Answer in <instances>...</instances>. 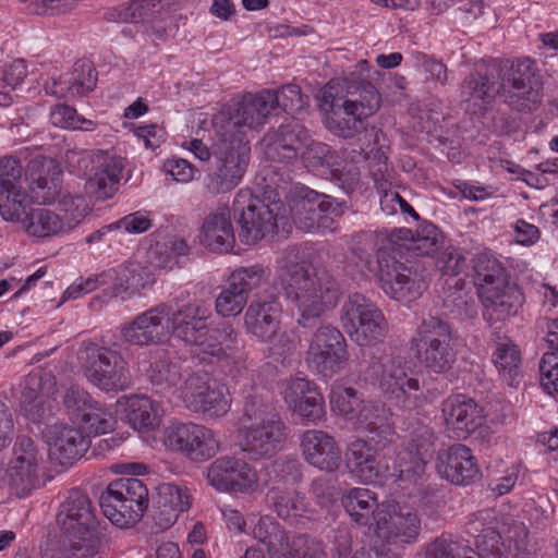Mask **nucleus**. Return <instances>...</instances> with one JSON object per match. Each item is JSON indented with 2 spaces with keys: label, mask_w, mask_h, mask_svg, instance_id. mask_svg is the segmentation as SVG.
<instances>
[{
  "label": "nucleus",
  "mask_w": 558,
  "mask_h": 558,
  "mask_svg": "<svg viewBox=\"0 0 558 558\" xmlns=\"http://www.w3.org/2000/svg\"><path fill=\"white\" fill-rule=\"evenodd\" d=\"M542 90L543 82L536 61L529 57L506 61L499 66L478 63L461 84L464 101L489 104L499 96L512 110L526 113L541 106Z\"/></svg>",
  "instance_id": "nucleus-1"
},
{
  "label": "nucleus",
  "mask_w": 558,
  "mask_h": 558,
  "mask_svg": "<svg viewBox=\"0 0 558 558\" xmlns=\"http://www.w3.org/2000/svg\"><path fill=\"white\" fill-rule=\"evenodd\" d=\"M381 96L375 86L354 76L330 81L322 90L320 109L325 125L333 135L353 138L365 130L364 121L376 113Z\"/></svg>",
  "instance_id": "nucleus-2"
},
{
  "label": "nucleus",
  "mask_w": 558,
  "mask_h": 558,
  "mask_svg": "<svg viewBox=\"0 0 558 558\" xmlns=\"http://www.w3.org/2000/svg\"><path fill=\"white\" fill-rule=\"evenodd\" d=\"M278 279L288 301L296 307L298 324L303 328L315 327L341 295L339 283L329 272L317 271L306 263L282 259Z\"/></svg>",
  "instance_id": "nucleus-3"
},
{
  "label": "nucleus",
  "mask_w": 558,
  "mask_h": 558,
  "mask_svg": "<svg viewBox=\"0 0 558 558\" xmlns=\"http://www.w3.org/2000/svg\"><path fill=\"white\" fill-rule=\"evenodd\" d=\"M211 317L208 305L191 301L174 311L169 310L168 324L173 337L185 345L197 348L204 361L207 357L222 360L238 353L243 348L239 332L226 322L210 328Z\"/></svg>",
  "instance_id": "nucleus-4"
},
{
  "label": "nucleus",
  "mask_w": 558,
  "mask_h": 558,
  "mask_svg": "<svg viewBox=\"0 0 558 558\" xmlns=\"http://www.w3.org/2000/svg\"><path fill=\"white\" fill-rule=\"evenodd\" d=\"M351 252L379 280L381 289L397 301H413L426 289L422 272L413 265L399 262L387 250H376V236L372 231L354 234L350 244Z\"/></svg>",
  "instance_id": "nucleus-5"
},
{
  "label": "nucleus",
  "mask_w": 558,
  "mask_h": 558,
  "mask_svg": "<svg viewBox=\"0 0 558 558\" xmlns=\"http://www.w3.org/2000/svg\"><path fill=\"white\" fill-rule=\"evenodd\" d=\"M362 374L365 381L377 386L388 401L403 411H413L425 400L420 379L400 357L373 354Z\"/></svg>",
  "instance_id": "nucleus-6"
},
{
  "label": "nucleus",
  "mask_w": 558,
  "mask_h": 558,
  "mask_svg": "<svg viewBox=\"0 0 558 558\" xmlns=\"http://www.w3.org/2000/svg\"><path fill=\"white\" fill-rule=\"evenodd\" d=\"M233 210L239 214L240 240L247 245L290 227L289 209L279 198H271L270 195L259 197L247 191H240L233 201Z\"/></svg>",
  "instance_id": "nucleus-7"
},
{
  "label": "nucleus",
  "mask_w": 558,
  "mask_h": 558,
  "mask_svg": "<svg viewBox=\"0 0 558 558\" xmlns=\"http://www.w3.org/2000/svg\"><path fill=\"white\" fill-rule=\"evenodd\" d=\"M452 324L446 318L428 314L423 316L411 340V348L420 363L429 372L445 374L457 361Z\"/></svg>",
  "instance_id": "nucleus-8"
},
{
  "label": "nucleus",
  "mask_w": 558,
  "mask_h": 558,
  "mask_svg": "<svg viewBox=\"0 0 558 558\" xmlns=\"http://www.w3.org/2000/svg\"><path fill=\"white\" fill-rule=\"evenodd\" d=\"M251 158L248 141L215 135L213 159L204 179V187L211 195L225 194L242 181Z\"/></svg>",
  "instance_id": "nucleus-9"
},
{
  "label": "nucleus",
  "mask_w": 558,
  "mask_h": 558,
  "mask_svg": "<svg viewBox=\"0 0 558 558\" xmlns=\"http://www.w3.org/2000/svg\"><path fill=\"white\" fill-rule=\"evenodd\" d=\"M84 341L78 360L86 378L104 391H122L130 387L128 363L114 348Z\"/></svg>",
  "instance_id": "nucleus-10"
},
{
  "label": "nucleus",
  "mask_w": 558,
  "mask_h": 558,
  "mask_svg": "<svg viewBox=\"0 0 558 558\" xmlns=\"http://www.w3.org/2000/svg\"><path fill=\"white\" fill-rule=\"evenodd\" d=\"M340 324L359 347L381 343L389 332V325L383 311L371 299L357 292L349 294L343 302Z\"/></svg>",
  "instance_id": "nucleus-11"
},
{
  "label": "nucleus",
  "mask_w": 558,
  "mask_h": 558,
  "mask_svg": "<svg viewBox=\"0 0 558 558\" xmlns=\"http://www.w3.org/2000/svg\"><path fill=\"white\" fill-rule=\"evenodd\" d=\"M65 162L76 172L89 173L85 191L96 199L111 197L123 170L122 160L108 151L66 150Z\"/></svg>",
  "instance_id": "nucleus-12"
},
{
  "label": "nucleus",
  "mask_w": 558,
  "mask_h": 558,
  "mask_svg": "<svg viewBox=\"0 0 558 558\" xmlns=\"http://www.w3.org/2000/svg\"><path fill=\"white\" fill-rule=\"evenodd\" d=\"M272 96L268 90H262L255 96L245 97L242 101L223 107L214 114L211 123L215 135L238 137L243 141V128L263 125L267 118L274 114L270 102Z\"/></svg>",
  "instance_id": "nucleus-13"
},
{
  "label": "nucleus",
  "mask_w": 558,
  "mask_h": 558,
  "mask_svg": "<svg viewBox=\"0 0 558 558\" xmlns=\"http://www.w3.org/2000/svg\"><path fill=\"white\" fill-rule=\"evenodd\" d=\"M57 523L71 539L87 541L89 548L100 545V522L92 500L84 492L73 488L68 493L59 507Z\"/></svg>",
  "instance_id": "nucleus-14"
},
{
  "label": "nucleus",
  "mask_w": 558,
  "mask_h": 558,
  "mask_svg": "<svg viewBox=\"0 0 558 558\" xmlns=\"http://www.w3.org/2000/svg\"><path fill=\"white\" fill-rule=\"evenodd\" d=\"M307 361L325 378L342 372L349 361L342 332L331 325L319 326L310 341Z\"/></svg>",
  "instance_id": "nucleus-15"
},
{
  "label": "nucleus",
  "mask_w": 558,
  "mask_h": 558,
  "mask_svg": "<svg viewBox=\"0 0 558 558\" xmlns=\"http://www.w3.org/2000/svg\"><path fill=\"white\" fill-rule=\"evenodd\" d=\"M41 461L43 453L36 442L27 435H19L3 478L17 497L27 496L37 487Z\"/></svg>",
  "instance_id": "nucleus-16"
},
{
  "label": "nucleus",
  "mask_w": 558,
  "mask_h": 558,
  "mask_svg": "<svg viewBox=\"0 0 558 558\" xmlns=\"http://www.w3.org/2000/svg\"><path fill=\"white\" fill-rule=\"evenodd\" d=\"M181 399L191 411L210 417L225 415L231 402L228 389L216 381L210 383L207 373L190 375L181 387Z\"/></svg>",
  "instance_id": "nucleus-17"
},
{
  "label": "nucleus",
  "mask_w": 558,
  "mask_h": 558,
  "mask_svg": "<svg viewBox=\"0 0 558 558\" xmlns=\"http://www.w3.org/2000/svg\"><path fill=\"white\" fill-rule=\"evenodd\" d=\"M378 537L392 544H412L421 532V520L415 510L393 500L381 502L375 525Z\"/></svg>",
  "instance_id": "nucleus-18"
},
{
  "label": "nucleus",
  "mask_w": 558,
  "mask_h": 558,
  "mask_svg": "<svg viewBox=\"0 0 558 558\" xmlns=\"http://www.w3.org/2000/svg\"><path fill=\"white\" fill-rule=\"evenodd\" d=\"M63 403L72 420L77 422L88 436L106 434L114 427L116 420L112 413L80 387L69 388Z\"/></svg>",
  "instance_id": "nucleus-19"
},
{
  "label": "nucleus",
  "mask_w": 558,
  "mask_h": 558,
  "mask_svg": "<svg viewBox=\"0 0 558 558\" xmlns=\"http://www.w3.org/2000/svg\"><path fill=\"white\" fill-rule=\"evenodd\" d=\"M345 202L308 190L300 197L290 211L293 220L301 229H333V217H340L344 211Z\"/></svg>",
  "instance_id": "nucleus-20"
},
{
  "label": "nucleus",
  "mask_w": 558,
  "mask_h": 558,
  "mask_svg": "<svg viewBox=\"0 0 558 558\" xmlns=\"http://www.w3.org/2000/svg\"><path fill=\"white\" fill-rule=\"evenodd\" d=\"M166 446L191 461H206L219 450V441L211 429L193 423L172 426L166 437Z\"/></svg>",
  "instance_id": "nucleus-21"
},
{
  "label": "nucleus",
  "mask_w": 558,
  "mask_h": 558,
  "mask_svg": "<svg viewBox=\"0 0 558 558\" xmlns=\"http://www.w3.org/2000/svg\"><path fill=\"white\" fill-rule=\"evenodd\" d=\"M308 130L296 119H290L266 133L262 141L267 160L290 165L298 160L308 141Z\"/></svg>",
  "instance_id": "nucleus-22"
},
{
  "label": "nucleus",
  "mask_w": 558,
  "mask_h": 558,
  "mask_svg": "<svg viewBox=\"0 0 558 558\" xmlns=\"http://www.w3.org/2000/svg\"><path fill=\"white\" fill-rule=\"evenodd\" d=\"M23 172L16 157L0 158V214L4 220L19 221L25 214L28 195L22 190Z\"/></svg>",
  "instance_id": "nucleus-23"
},
{
  "label": "nucleus",
  "mask_w": 558,
  "mask_h": 558,
  "mask_svg": "<svg viewBox=\"0 0 558 558\" xmlns=\"http://www.w3.org/2000/svg\"><path fill=\"white\" fill-rule=\"evenodd\" d=\"M287 439V426L279 418L265 423L248 424L243 428L242 450L251 459L271 458L282 449Z\"/></svg>",
  "instance_id": "nucleus-24"
},
{
  "label": "nucleus",
  "mask_w": 558,
  "mask_h": 558,
  "mask_svg": "<svg viewBox=\"0 0 558 558\" xmlns=\"http://www.w3.org/2000/svg\"><path fill=\"white\" fill-rule=\"evenodd\" d=\"M29 198L37 204L53 203L61 191L62 169L50 157L36 156L27 165L25 172Z\"/></svg>",
  "instance_id": "nucleus-25"
},
{
  "label": "nucleus",
  "mask_w": 558,
  "mask_h": 558,
  "mask_svg": "<svg viewBox=\"0 0 558 558\" xmlns=\"http://www.w3.org/2000/svg\"><path fill=\"white\" fill-rule=\"evenodd\" d=\"M207 480L219 492L245 493L255 487L257 476L245 461L226 456L210 463Z\"/></svg>",
  "instance_id": "nucleus-26"
},
{
  "label": "nucleus",
  "mask_w": 558,
  "mask_h": 558,
  "mask_svg": "<svg viewBox=\"0 0 558 558\" xmlns=\"http://www.w3.org/2000/svg\"><path fill=\"white\" fill-rule=\"evenodd\" d=\"M50 457L62 466L80 460L90 446L88 435L81 428L64 424L49 425L43 432Z\"/></svg>",
  "instance_id": "nucleus-27"
},
{
  "label": "nucleus",
  "mask_w": 558,
  "mask_h": 558,
  "mask_svg": "<svg viewBox=\"0 0 558 558\" xmlns=\"http://www.w3.org/2000/svg\"><path fill=\"white\" fill-rule=\"evenodd\" d=\"M169 305L157 304L138 314L134 319L121 328V335L131 345H151L160 342L167 335L165 319L168 320Z\"/></svg>",
  "instance_id": "nucleus-28"
},
{
  "label": "nucleus",
  "mask_w": 558,
  "mask_h": 558,
  "mask_svg": "<svg viewBox=\"0 0 558 558\" xmlns=\"http://www.w3.org/2000/svg\"><path fill=\"white\" fill-rule=\"evenodd\" d=\"M446 425L456 432L457 438L465 439L485 422L484 409L465 395H451L441 403Z\"/></svg>",
  "instance_id": "nucleus-29"
},
{
  "label": "nucleus",
  "mask_w": 558,
  "mask_h": 558,
  "mask_svg": "<svg viewBox=\"0 0 558 558\" xmlns=\"http://www.w3.org/2000/svg\"><path fill=\"white\" fill-rule=\"evenodd\" d=\"M438 474L454 485H470L481 476L475 457L469 447L456 444L437 453Z\"/></svg>",
  "instance_id": "nucleus-30"
},
{
  "label": "nucleus",
  "mask_w": 558,
  "mask_h": 558,
  "mask_svg": "<svg viewBox=\"0 0 558 558\" xmlns=\"http://www.w3.org/2000/svg\"><path fill=\"white\" fill-rule=\"evenodd\" d=\"M305 461L319 471L332 473L341 464V450L332 436L324 430L308 429L301 437Z\"/></svg>",
  "instance_id": "nucleus-31"
},
{
  "label": "nucleus",
  "mask_w": 558,
  "mask_h": 558,
  "mask_svg": "<svg viewBox=\"0 0 558 558\" xmlns=\"http://www.w3.org/2000/svg\"><path fill=\"white\" fill-rule=\"evenodd\" d=\"M307 167L325 168L333 179L341 182L355 183L359 180V169L350 165L349 169L342 162L339 154L325 143L317 142L308 135V141L299 156Z\"/></svg>",
  "instance_id": "nucleus-32"
},
{
  "label": "nucleus",
  "mask_w": 558,
  "mask_h": 558,
  "mask_svg": "<svg viewBox=\"0 0 558 558\" xmlns=\"http://www.w3.org/2000/svg\"><path fill=\"white\" fill-rule=\"evenodd\" d=\"M281 313V304L276 298L255 300L245 311V328L258 340L269 341L277 336L280 329Z\"/></svg>",
  "instance_id": "nucleus-33"
},
{
  "label": "nucleus",
  "mask_w": 558,
  "mask_h": 558,
  "mask_svg": "<svg viewBox=\"0 0 558 558\" xmlns=\"http://www.w3.org/2000/svg\"><path fill=\"white\" fill-rule=\"evenodd\" d=\"M201 243L215 253H228L234 247L235 234L228 206H220L204 218Z\"/></svg>",
  "instance_id": "nucleus-34"
},
{
  "label": "nucleus",
  "mask_w": 558,
  "mask_h": 558,
  "mask_svg": "<svg viewBox=\"0 0 558 558\" xmlns=\"http://www.w3.org/2000/svg\"><path fill=\"white\" fill-rule=\"evenodd\" d=\"M483 305V318L487 323L490 332L502 330L505 323L518 313L521 300L518 293L509 288L502 290L485 289L480 295Z\"/></svg>",
  "instance_id": "nucleus-35"
},
{
  "label": "nucleus",
  "mask_w": 558,
  "mask_h": 558,
  "mask_svg": "<svg viewBox=\"0 0 558 558\" xmlns=\"http://www.w3.org/2000/svg\"><path fill=\"white\" fill-rule=\"evenodd\" d=\"M189 508L186 490L172 483H162L157 487V495L153 499V519L161 530L170 527L179 514Z\"/></svg>",
  "instance_id": "nucleus-36"
},
{
  "label": "nucleus",
  "mask_w": 558,
  "mask_h": 558,
  "mask_svg": "<svg viewBox=\"0 0 558 558\" xmlns=\"http://www.w3.org/2000/svg\"><path fill=\"white\" fill-rule=\"evenodd\" d=\"M266 499L277 515L290 523H298L300 519H310L313 515L306 497L294 488L271 486Z\"/></svg>",
  "instance_id": "nucleus-37"
},
{
  "label": "nucleus",
  "mask_w": 558,
  "mask_h": 558,
  "mask_svg": "<svg viewBox=\"0 0 558 558\" xmlns=\"http://www.w3.org/2000/svg\"><path fill=\"white\" fill-rule=\"evenodd\" d=\"M112 283V295L126 294L128 298L138 293L141 290L150 288L155 279L153 275L137 264L121 265L102 272V282Z\"/></svg>",
  "instance_id": "nucleus-38"
},
{
  "label": "nucleus",
  "mask_w": 558,
  "mask_h": 558,
  "mask_svg": "<svg viewBox=\"0 0 558 558\" xmlns=\"http://www.w3.org/2000/svg\"><path fill=\"white\" fill-rule=\"evenodd\" d=\"M488 343L495 350L493 362L509 386H515L520 377L521 354L518 345L506 332H489Z\"/></svg>",
  "instance_id": "nucleus-39"
},
{
  "label": "nucleus",
  "mask_w": 558,
  "mask_h": 558,
  "mask_svg": "<svg viewBox=\"0 0 558 558\" xmlns=\"http://www.w3.org/2000/svg\"><path fill=\"white\" fill-rule=\"evenodd\" d=\"M341 504L351 520L360 526H371L377 523V513L381 504L377 495L367 488L354 487L341 496Z\"/></svg>",
  "instance_id": "nucleus-40"
},
{
  "label": "nucleus",
  "mask_w": 558,
  "mask_h": 558,
  "mask_svg": "<svg viewBox=\"0 0 558 558\" xmlns=\"http://www.w3.org/2000/svg\"><path fill=\"white\" fill-rule=\"evenodd\" d=\"M191 253L192 246L185 239L172 235L153 244L147 257L155 268L172 270L175 267H182Z\"/></svg>",
  "instance_id": "nucleus-41"
},
{
  "label": "nucleus",
  "mask_w": 558,
  "mask_h": 558,
  "mask_svg": "<svg viewBox=\"0 0 558 558\" xmlns=\"http://www.w3.org/2000/svg\"><path fill=\"white\" fill-rule=\"evenodd\" d=\"M355 422L371 434L379 436L376 445H381V448L390 441L395 434L392 413L383 402L366 401L363 403Z\"/></svg>",
  "instance_id": "nucleus-42"
},
{
  "label": "nucleus",
  "mask_w": 558,
  "mask_h": 558,
  "mask_svg": "<svg viewBox=\"0 0 558 558\" xmlns=\"http://www.w3.org/2000/svg\"><path fill=\"white\" fill-rule=\"evenodd\" d=\"M140 498V502L148 500V488L136 477H122L111 482L99 497V506L107 517H114L117 508L110 502Z\"/></svg>",
  "instance_id": "nucleus-43"
},
{
  "label": "nucleus",
  "mask_w": 558,
  "mask_h": 558,
  "mask_svg": "<svg viewBox=\"0 0 558 558\" xmlns=\"http://www.w3.org/2000/svg\"><path fill=\"white\" fill-rule=\"evenodd\" d=\"M124 416L136 430H150L159 425L160 405L146 396L125 398Z\"/></svg>",
  "instance_id": "nucleus-44"
},
{
  "label": "nucleus",
  "mask_w": 558,
  "mask_h": 558,
  "mask_svg": "<svg viewBox=\"0 0 558 558\" xmlns=\"http://www.w3.org/2000/svg\"><path fill=\"white\" fill-rule=\"evenodd\" d=\"M474 280L478 296L485 289L502 290L508 288L506 270L494 256L482 253L474 260Z\"/></svg>",
  "instance_id": "nucleus-45"
},
{
  "label": "nucleus",
  "mask_w": 558,
  "mask_h": 558,
  "mask_svg": "<svg viewBox=\"0 0 558 558\" xmlns=\"http://www.w3.org/2000/svg\"><path fill=\"white\" fill-rule=\"evenodd\" d=\"M433 453L434 446L429 439L418 437L412 439L407 450L399 453L400 477L410 478L411 475H421Z\"/></svg>",
  "instance_id": "nucleus-46"
},
{
  "label": "nucleus",
  "mask_w": 558,
  "mask_h": 558,
  "mask_svg": "<svg viewBox=\"0 0 558 558\" xmlns=\"http://www.w3.org/2000/svg\"><path fill=\"white\" fill-rule=\"evenodd\" d=\"M267 484L292 487L303 480V463L294 456H282L274 460L265 469Z\"/></svg>",
  "instance_id": "nucleus-47"
},
{
  "label": "nucleus",
  "mask_w": 558,
  "mask_h": 558,
  "mask_svg": "<svg viewBox=\"0 0 558 558\" xmlns=\"http://www.w3.org/2000/svg\"><path fill=\"white\" fill-rule=\"evenodd\" d=\"M98 80L97 71L88 59L77 60L66 78L60 80L59 85H65V90L71 96H85L93 92ZM63 92L64 88L61 87Z\"/></svg>",
  "instance_id": "nucleus-48"
},
{
  "label": "nucleus",
  "mask_w": 558,
  "mask_h": 558,
  "mask_svg": "<svg viewBox=\"0 0 558 558\" xmlns=\"http://www.w3.org/2000/svg\"><path fill=\"white\" fill-rule=\"evenodd\" d=\"M86 545L87 541L71 539L63 534L61 539L47 544L41 551V558H94L99 545H94V548Z\"/></svg>",
  "instance_id": "nucleus-49"
},
{
  "label": "nucleus",
  "mask_w": 558,
  "mask_h": 558,
  "mask_svg": "<svg viewBox=\"0 0 558 558\" xmlns=\"http://www.w3.org/2000/svg\"><path fill=\"white\" fill-rule=\"evenodd\" d=\"M24 215L23 222L31 235L47 238L59 233L63 229L60 217L49 209L36 208Z\"/></svg>",
  "instance_id": "nucleus-50"
},
{
  "label": "nucleus",
  "mask_w": 558,
  "mask_h": 558,
  "mask_svg": "<svg viewBox=\"0 0 558 558\" xmlns=\"http://www.w3.org/2000/svg\"><path fill=\"white\" fill-rule=\"evenodd\" d=\"M269 278V270L262 265L235 268L228 277L227 282L248 300L251 292L260 288Z\"/></svg>",
  "instance_id": "nucleus-51"
},
{
  "label": "nucleus",
  "mask_w": 558,
  "mask_h": 558,
  "mask_svg": "<svg viewBox=\"0 0 558 558\" xmlns=\"http://www.w3.org/2000/svg\"><path fill=\"white\" fill-rule=\"evenodd\" d=\"M281 417L274 408L272 403L264 398L257 390L245 396L243 404V414L240 422L243 427L248 424L265 423L267 420H275Z\"/></svg>",
  "instance_id": "nucleus-52"
},
{
  "label": "nucleus",
  "mask_w": 558,
  "mask_h": 558,
  "mask_svg": "<svg viewBox=\"0 0 558 558\" xmlns=\"http://www.w3.org/2000/svg\"><path fill=\"white\" fill-rule=\"evenodd\" d=\"M504 525V533L509 543L508 554L512 558H535V553L529 538V530L524 523L509 519Z\"/></svg>",
  "instance_id": "nucleus-53"
},
{
  "label": "nucleus",
  "mask_w": 558,
  "mask_h": 558,
  "mask_svg": "<svg viewBox=\"0 0 558 558\" xmlns=\"http://www.w3.org/2000/svg\"><path fill=\"white\" fill-rule=\"evenodd\" d=\"M444 240L445 236L437 226L425 221L415 230L412 244L407 248L418 256H428L438 252Z\"/></svg>",
  "instance_id": "nucleus-54"
},
{
  "label": "nucleus",
  "mask_w": 558,
  "mask_h": 558,
  "mask_svg": "<svg viewBox=\"0 0 558 558\" xmlns=\"http://www.w3.org/2000/svg\"><path fill=\"white\" fill-rule=\"evenodd\" d=\"M147 377L161 390L174 387L182 378L181 363L167 357L158 359L150 364Z\"/></svg>",
  "instance_id": "nucleus-55"
},
{
  "label": "nucleus",
  "mask_w": 558,
  "mask_h": 558,
  "mask_svg": "<svg viewBox=\"0 0 558 558\" xmlns=\"http://www.w3.org/2000/svg\"><path fill=\"white\" fill-rule=\"evenodd\" d=\"M267 90L272 98H275L270 102V108L274 114H277L278 110H282L288 113L299 112L306 105V99L302 95L300 86L295 84H286L279 89Z\"/></svg>",
  "instance_id": "nucleus-56"
},
{
  "label": "nucleus",
  "mask_w": 558,
  "mask_h": 558,
  "mask_svg": "<svg viewBox=\"0 0 558 558\" xmlns=\"http://www.w3.org/2000/svg\"><path fill=\"white\" fill-rule=\"evenodd\" d=\"M21 405L25 414L34 422L43 417V397L40 395V378L27 376L21 392Z\"/></svg>",
  "instance_id": "nucleus-57"
},
{
  "label": "nucleus",
  "mask_w": 558,
  "mask_h": 558,
  "mask_svg": "<svg viewBox=\"0 0 558 558\" xmlns=\"http://www.w3.org/2000/svg\"><path fill=\"white\" fill-rule=\"evenodd\" d=\"M363 401L354 388H344L333 391L330 396V403L335 411L343 415L348 421H356Z\"/></svg>",
  "instance_id": "nucleus-58"
},
{
  "label": "nucleus",
  "mask_w": 558,
  "mask_h": 558,
  "mask_svg": "<svg viewBox=\"0 0 558 558\" xmlns=\"http://www.w3.org/2000/svg\"><path fill=\"white\" fill-rule=\"evenodd\" d=\"M138 499L140 498H133L128 500L121 499V501L110 502L112 506H114V508H117L116 514L118 515L110 517L108 519L113 524L120 526L134 524L138 522L143 518L145 511L147 510L149 502L148 499L143 500L140 504Z\"/></svg>",
  "instance_id": "nucleus-59"
},
{
  "label": "nucleus",
  "mask_w": 558,
  "mask_h": 558,
  "mask_svg": "<svg viewBox=\"0 0 558 558\" xmlns=\"http://www.w3.org/2000/svg\"><path fill=\"white\" fill-rule=\"evenodd\" d=\"M247 303L242 293L233 289L230 283L222 288L215 301V310L222 317L238 316Z\"/></svg>",
  "instance_id": "nucleus-60"
},
{
  "label": "nucleus",
  "mask_w": 558,
  "mask_h": 558,
  "mask_svg": "<svg viewBox=\"0 0 558 558\" xmlns=\"http://www.w3.org/2000/svg\"><path fill=\"white\" fill-rule=\"evenodd\" d=\"M475 549L478 558H508L501 535L493 527L484 529L476 537Z\"/></svg>",
  "instance_id": "nucleus-61"
},
{
  "label": "nucleus",
  "mask_w": 558,
  "mask_h": 558,
  "mask_svg": "<svg viewBox=\"0 0 558 558\" xmlns=\"http://www.w3.org/2000/svg\"><path fill=\"white\" fill-rule=\"evenodd\" d=\"M269 558H325L318 542L306 535H299L286 553L271 554Z\"/></svg>",
  "instance_id": "nucleus-62"
},
{
  "label": "nucleus",
  "mask_w": 558,
  "mask_h": 558,
  "mask_svg": "<svg viewBox=\"0 0 558 558\" xmlns=\"http://www.w3.org/2000/svg\"><path fill=\"white\" fill-rule=\"evenodd\" d=\"M546 342L548 343L551 352L544 353L539 361V379L541 381L547 379L549 374L558 373V325L555 319L546 335Z\"/></svg>",
  "instance_id": "nucleus-63"
},
{
  "label": "nucleus",
  "mask_w": 558,
  "mask_h": 558,
  "mask_svg": "<svg viewBox=\"0 0 558 558\" xmlns=\"http://www.w3.org/2000/svg\"><path fill=\"white\" fill-rule=\"evenodd\" d=\"M376 442L377 440L372 436L368 440L356 439L349 445L345 458L347 466L352 474L367 461L377 447H381V445H376Z\"/></svg>",
  "instance_id": "nucleus-64"
}]
</instances>
